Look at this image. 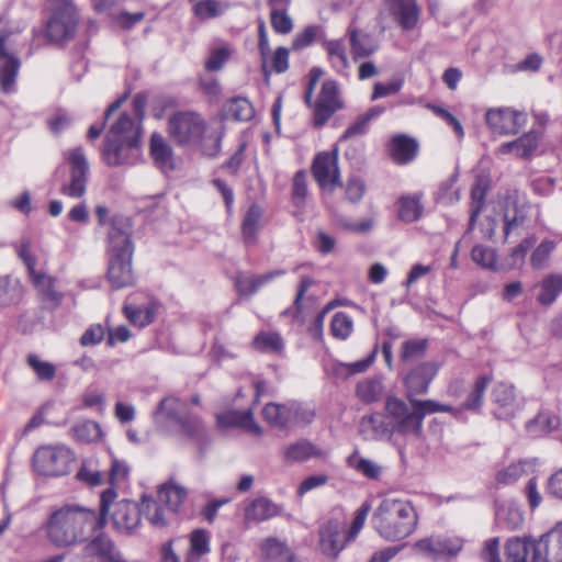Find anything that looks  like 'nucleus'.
Masks as SVG:
<instances>
[{"instance_id": "55", "label": "nucleus", "mask_w": 562, "mask_h": 562, "mask_svg": "<svg viewBox=\"0 0 562 562\" xmlns=\"http://www.w3.org/2000/svg\"><path fill=\"white\" fill-rule=\"evenodd\" d=\"M226 5L216 0H201L194 4V14L201 19H212L224 12Z\"/></svg>"}, {"instance_id": "45", "label": "nucleus", "mask_w": 562, "mask_h": 562, "mask_svg": "<svg viewBox=\"0 0 562 562\" xmlns=\"http://www.w3.org/2000/svg\"><path fill=\"white\" fill-rule=\"evenodd\" d=\"M547 547L550 562H562V524L540 538Z\"/></svg>"}, {"instance_id": "31", "label": "nucleus", "mask_w": 562, "mask_h": 562, "mask_svg": "<svg viewBox=\"0 0 562 562\" xmlns=\"http://www.w3.org/2000/svg\"><path fill=\"white\" fill-rule=\"evenodd\" d=\"M300 409L301 407L297 403H292L290 405L269 403L263 407L262 416L271 426L284 428L291 425L292 412L297 413Z\"/></svg>"}, {"instance_id": "14", "label": "nucleus", "mask_w": 562, "mask_h": 562, "mask_svg": "<svg viewBox=\"0 0 562 562\" xmlns=\"http://www.w3.org/2000/svg\"><path fill=\"white\" fill-rule=\"evenodd\" d=\"M485 121L494 134H517L526 125L527 114L512 108H495L486 112Z\"/></svg>"}, {"instance_id": "49", "label": "nucleus", "mask_w": 562, "mask_h": 562, "mask_svg": "<svg viewBox=\"0 0 562 562\" xmlns=\"http://www.w3.org/2000/svg\"><path fill=\"white\" fill-rule=\"evenodd\" d=\"M374 355H370L363 360L351 363L335 362L333 363L331 371L336 376L349 378L350 375L366 371L373 362Z\"/></svg>"}, {"instance_id": "53", "label": "nucleus", "mask_w": 562, "mask_h": 562, "mask_svg": "<svg viewBox=\"0 0 562 562\" xmlns=\"http://www.w3.org/2000/svg\"><path fill=\"white\" fill-rule=\"evenodd\" d=\"M27 363L32 368L36 378L41 381H52L56 375L55 366L46 360H43L36 355L27 357Z\"/></svg>"}, {"instance_id": "28", "label": "nucleus", "mask_w": 562, "mask_h": 562, "mask_svg": "<svg viewBox=\"0 0 562 562\" xmlns=\"http://www.w3.org/2000/svg\"><path fill=\"white\" fill-rule=\"evenodd\" d=\"M386 7L405 30L414 29L419 20V8L415 0H386Z\"/></svg>"}, {"instance_id": "23", "label": "nucleus", "mask_w": 562, "mask_h": 562, "mask_svg": "<svg viewBox=\"0 0 562 562\" xmlns=\"http://www.w3.org/2000/svg\"><path fill=\"white\" fill-rule=\"evenodd\" d=\"M139 157V140L108 142L104 158L111 166L131 164Z\"/></svg>"}, {"instance_id": "1", "label": "nucleus", "mask_w": 562, "mask_h": 562, "mask_svg": "<svg viewBox=\"0 0 562 562\" xmlns=\"http://www.w3.org/2000/svg\"><path fill=\"white\" fill-rule=\"evenodd\" d=\"M102 527L95 510L72 505L55 509L43 525L47 539L57 547L74 546Z\"/></svg>"}, {"instance_id": "61", "label": "nucleus", "mask_w": 562, "mask_h": 562, "mask_svg": "<svg viewBox=\"0 0 562 562\" xmlns=\"http://www.w3.org/2000/svg\"><path fill=\"white\" fill-rule=\"evenodd\" d=\"M232 53L233 50L228 46L214 48L205 63L206 69L211 71L220 70L229 59Z\"/></svg>"}, {"instance_id": "37", "label": "nucleus", "mask_w": 562, "mask_h": 562, "mask_svg": "<svg viewBox=\"0 0 562 562\" xmlns=\"http://www.w3.org/2000/svg\"><path fill=\"white\" fill-rule=\"evenodd\" d=\"M348 35L355 59L369 57L378 49L376 44L368 34L355 27L348 29Z\"/></svg>"}, {"instance_id": "62", "label": "nucleus", "mask_w": 562, "mask_h": 562, "mask_svg": "<svg viewBox=\"0 0 562 562\" xmlns=\"http://www.w3.org/2000/svg\"><path fill=\"white\" fill-rule=\"evenodd\" d=\"M369 512H370V505L369 504H363L355 514V517H353V520L351 522V526L349 528V530H345V533L347 536V540H349L350 542L353 541L359 532L361 531V529L363 528L364 524H366V520H367V517L369 515Z\"/></svg>"}, {"instance_id": "64", "label": "nucleus", "mask_w": 562, "mask_h": 562, "mask_svg": "<svg viewBox=\"0 0 562 562\" xmlns=\"http://www.w3.org/2000/svg\"><path fill=\"white\" fill-rule=\"evenodd\" d=\"M471 256L474 262L484 268L493 269L496 266V255L495 251L491 248H486L480 245L475 246L472 249Z\"/></svg>"}, {"instance_id": "59", "label": "nucleus", "mask_w": 562, "mask_h": 562, "mask_svg": "<svg viewBox=\"0 0 562 562\" xmlns=\"http://www.w3.org/2000/svg\"><path fill=\"white\" fill-rule=\"evenodd\" d=\"M384 109L381 106H373L370 110H368L364 114H362L347 131V136H353L362 134L368 124L379 115L383 113Z\"/></svg>"}, {"instance_id": "57", "label": "nucleus", "mask_w": 562, "mask_h": 562, "mask_svg": "<svg viewBox=\"0 0 562 562\" xmlns=\"http://www.w3.org/2000/svg\"><path fill=\"white\" fill-rule=\"evenodd\" d=\"M525 465V462H517L499 470L496 474L497 483L504 485L515 483L526 473Z\"/></svg>"}, {"instance_id": "38", "label": "nucleus", "mask_w": 562, "mask_h": 562, "mask_svg": "<svg viewBox=\"0 0 562 562\" xmlns=\"http://www.w3.org/2000/svg\"><path fill=\"white\" fill-rule=\"evenodd\" d=\"M211 551L210 533L204 529H195L190 533V549L187 562H199L200 559Z\"/></svg>"}, {"instance_id": "3", "label": "nucleus", "mask_w": 562, "mask_h": 562, "mask_svg": "<svg viewBox=\"0 0 562 562\" xmlns=\"http://www.w3.org/2000/svg\"><path fill=\"white\" fill-rule=\"evenodd\" d=\"M133 252L130 231L113 225L109 232L106 271V279L113 289H123L135 283Z\"/></svg>"}, {"instance_id": "33", "label": "nucleus", "mask_w": 562, "mask_h": 562, "mask_svg": "<svg viewBox=\"0 0 562 562\" xmlns=\"http://www.w3.org/2000/svg\"><path fill=\"white\" fill-rule=\"evenodd\" d=\"M418 144L414 138L405 135H396L391 140L390 153L398 164H407L415 158Z\"/></svg>"}, {"instance_id": "54", "label": "nucleus", "mask_w": 562, "mask_h": 562, "mask_svg": "<svg viewBox=\"0 0 562 562\" xmlns=\"http://www.w3.org/2000/svg\"><path fill=\"white\" fill-rule=\"evenodd\" d=\"M261 553L269 560H280L289 557L286 544L277 538H267L260 546Z\"/></svg>"}, {"instance_id": "22", "label": "nucleus", "mask_w": 562, "mask_h": 562, "mask_svg": "<svg viewBox=\"0 0 562 562\" xmlns=\"http://www.w3.org/2000/svg\"><path fill=\"white\" fill-rule=\"evenodd\" d=\"M91 562H124L114 542L105 535H98L83 548Z\"/></svg>"}, {"instance_id": "26", "label": "nucleus", "mask_w": 562, "mask_h": 562, "mask_svg": "<svg viewBox=\"0 0 562 562\" xmlns=\"http://www.w3.org/2000/svg\"><path fill=\"white\" fill-rule=\"evenodd\" d=\"M157 495L169 512L179 513L188 498V488L176 480H168L158 486Z\"/></svg>"}, {"instance_id": "11", "label": "nucleus", "mask_w": 562, "mask_h": 562, "mask_svg": "<svg viewBox=\"0 0 562 562\" xmlns=\"http://www.w3.org/2000/svg\"><path fill=\"white\" fill-rule=\"evenodd\" d=\"M463 548V539L458 536L432 535L414 542L413 551L429 559H442L457 555Z\"/></svg>"}, {"instance_id": "20", "label": "nucleus", "mask_w": 562, "mask_h": 562, "mask_svg": "<svg viewBox=\"0 0 562 562\" xmlns=\"http://www.w3.org/2000/svg\"><path fill=\"white\" fill-rule=\"evenodd\" d=\"M154 419L161 428L172 423L177 430L186 432V404L176 396H167L154 413Z\"/></svg>"}, {"instance_id": "21", "label": "nucleus", "mask_w": 562, "mask_h": 562, "mask_svg": "<svg viewBox=\"0 0 562 562\" xmlns=\"http://www.w3.org/2000/svg\"><path fill=\"white\" fill-rule=\"evenodd\" d=\"M439 366L436 362H425L413 369L404 379L408 401L416 395L425 394L436 376Z\"/></svg>"}, {"instance_id": "25", "label": "nucleus", "mask_w": 562, "mask_h": 562, "mask_svg": "<svg viewBox=\"0 0 562 562\" xmlns=\"http://www.w3.org/2000/svg\"><path fill=\"white\" fill-rule=\"evenodd\" d=\"M541 134L537 131H529L513 142L503 143L497 148L498 155L513 154L519 158H530L538 148Z\"/></svg>"}, {"instance_id": "63", "label": "nucleus", "mask_w": 562, "mask_h": 562, "mask_svg": "<svg viewBox=\"0 0 562 562\" xmlns=\"http://www.w3.org/2000/svg\"><path fill=\"white\" fill-rule=\"evenodd\" d=\"M289 55L290 52L285 47H278L276 50L270 53L269 58V70L270 74L274 72H284L289 67Z\"/></svg>"}, {"instance_id": "40", "label": "nucleus", "mask_w": 562, "mask_h": 562, "mask_svg": "<svg viewBox=\"0 0 562 562\" xmlns=\"http://www.w3.org/2000/svg\"><path fill=\"white\" fill-rule=\"evenodd\" d=\"M281 274H283L282 271L276 270L260 276H241L237 278L236 286L240 294L251 295L256 293L260 286Z\"/></svg>"}, {"instance_id": "43", "label": "nucleus", "mask_w": 562, "mask_h": 562, "mask_svg": "<svg viewBox=\"0 0 562 562\" xmlns=\"http://www.w3.org/2000/svg\"><path fill=\"white\" fill-rule=\"evenodd\" d=\"M99 460L90 457L82 460L81 467L77 472V479L89 486H98L102 483L103 476L100 471Z\"/></svg>"}, {"instance_id": "13", "label": "nucleus", "mask_w": 562, "mask_h": 562, "mask_svg": "<svg viewBox=\"0 0 562 562\" xmlns=\"http://www.w3.org/2000/svg\"><path fill=\"white\" fill-rule=\"evenodd\" d=\"M312 173L321 189L331 193L340 184L338 149L317 154L313 161Z\"/></svg>"}, {"instance_id": "19", "label": "nucleus", "mask_w": 562, "mask_h": 562, "mask_svg": "<svg viewBox=\"0 0 562 562\" xmlns=\"http://www.w3.org/2000/svg\"><path fill=\"white\" fill-rule=\"evenodd\" d=\"M342 108V100L336 81L326 80L322 85L318 98L314 104V120L317 125L325 124L328 119Z\"/></svg>"}, {"instance_id": "58", "label": "nucleus", "mask_w": 562, "mask_h": 562, "mask_svg": "<svg viewBox=\"0 0 562 562\" xmlns=\"http://www.w3.org/2000/svg\"><path fill=\"white\" fill-rule=\"evenodd\" d=\"M409 402L413 407L418 408L419 414H422V423L423 424H424V419H425L426 415H428V414L452 412L451 406L440 404L434 400L411 398Z\"/></svg>"}, {"instance_id": "12", "label": "nucleus", "mask_w": 562, "mask_h": 562, "mask_svg": "<svg viewBox=\"0 0 562 562\" xmlns=\"http://www.w3.org/2000/svg\"><path fill=\"white\" fill-rule=\"evenodd\" d=\"M52 14L47 22V35L53 41L68 37L75 30L76 11L71 0H50Z\"/></svg>"}, {"instance_id": "34", "label": "nucleus", "mask_w": 562, "mask_h": 562, "mask_svg": "<svg viewBox=\"0 0 562 562\" xmlns=\"http://www.w3.org/2000/svg\"><path fill=\"white\" fill-rule=\"evenodd\" d=\"M159 498L156 499L150 495H142L140 509L142 514L154 527H165L168 524L167 510L161 506Z\"/></svg>"}, {"instance_id": "47", "label": "nucleus", "mask_w": 562, "mask_h": 562, "mask_svg": "<svg viewBox=\"0 0 562 562\" xmlns=\"http://www.w3.org/2000/svg\"><path fill=\"white\" fill-rule=\"evenodd\" d=\"M357 396L364 403L376 402L383 393V384L380 379H367L358 383Z\"/></svg>"}, {"instance_id": "56", "label": "nucleus", "mask_w": 562, "mask_h": 562, "mask_svg": "<svg viewBox=\"0 0 562 562\" xmlns=\"http://www.w3.org/2000/svg\"><path fill=\"white\" fill-rule=\"evenodd\" d=\"M126 317L136 326L145 327L154 319V310L149 306L144 307H125Z\"/></svg>"}, {"instance_id": "15", "label": "nucleus", "mask_w": 562, "mask_h": 562, "mask_svg": "<svg viewBox=\"0 0 562 562\" xmlns=\"http://www.w3.org/2000/svg\"><path fill=\"white\" fill-rule=\"evenodd\" d=\"M65 158L71 168L70 182L63 187V194L70 198H80L86 192V180L88 172V161L83 149L76 147L65 153Z\"/></svg>"}, {"instance_id": "9", "label": "nucleus", "mask_w": 562, "mask_h": 562, "mask_svg": "<svg viewBox=\"0 0 562 562\" xmlns=\"http://www.w3.org/2000/svg\"><path fill=\"white\" fill-rule=\"evenodd\" d=\"M18 254L30 272L32 282L42 300L50 307H57L61 303L63 293L55 286V280L42 272L36 271V260L29 241H23L18 248Z\"/></svg>"}, {"instance_id": "50", "label": "nucleus", "mask_w": 562, "mask_h": 562, "mask_svg": "<svg viewBox=\"0 0 562 562\" xmlns=\"http://www.w3.org/2000/svg\"><path fill=\"white\" fill-rule=\"evenodd\" d=\"M72 431L78 440L85 442H95L102 437L100 425L92 420H83L76 424Z\"/></svg>"}, {"instance_id": "30", "label": "nucleus", "mask_w": 562, "mask_h": 562, "mask_svg": "<svg viewBox=\"0 0 562 562\" xmlns=\"http://www.w3.org/2000/svg\"><path fill=\"white\" fill-rule=\"evenodd\" d=\"M140 128L131 116L122 114L115 123L112 124L108 135V142H131L139 140Z\"/></svg>"}, {"instance_id": "60", "label": "nucleus", "mask_w": 562, "mask_h": 562, "mask_svg": "<svg viewBox=\"0 0 562 562\" xmlns=\"http://www.w3.org/2000/svg\"><path fill=\"white\" fill-rule=\"evenodd\" d=\"M270 20L273 30L278 33L288 34L293 29V21L288 10H271Z\"/></svg>"}, {"instance_id": "27", "label": "nucleus", "mask_w": 562, "mask_h": 562, "mask_svg": "<svg viewBox=\"0 0 562 562\" xmlns=\"http://www.w3.org/2000/svg\"><path fill=\"white\" fill-rule=\"evenodd\" d=\"M282 460L286 464L302 463L311 459L323 458L322 449L308 440H299L283 447Z\"/></svg>"}, {"instance_id": "42", "label": "nucleus", "mask_w": 562, "mask_h": 562, "mask_svg": "<svg viewBox=\"0 0 562 562\" xmlns=\"http://www.w3.org/2000/svg\"><path fill=\"white\" fill-rule=\"evenodd\" d=\"M263 222V210L259 205H251L243 221V236L250 243L256 239L257 233Z\"/></svg>"}, {"instance_id": "29", "label": "nucleus", "mask_w": 562, "mask_h": 562, "mask_svg": "<svg viewBox=\"0 0 562 562\" xmlns=\"http://www.w3.org/2000/svg\"><path fill=\"white\" fill-rule=\"evenodd\" d=\"M217 424L221 428L241 427L246 431L256 436L261 435V427L254 418L251 409L246 412L226 411L216 415Z\"/></svg>"}, {"instance_id": "36", "label": "nucleus", "mask_w": 562, "mask_h": 562, "mask_svg": "<svg viewBox=\"0 0 562 562\" xmlns=\"http://www.w3.org/2000/svg\"><path fill=\"white\" fill-rule=\"evenodd\" d=\"M560 426V419L550 412H540L532 420L527 424V431L531 437H542L557 430Z\"/></svg>"}, {"instance_id": "44", "label": "nucleus", "mask_w": 562, "mask_h": 562, "mask_svg": "<svg viewBox=\"0 0 562 562\" xmlns=\"http://www.w3.org/2000/svg\"><path fill=\"white\" fill-rule=\"evenodd\" d=\"M490 384V378L486 375L477 376L471 389L469 390L468 396L463 402V408L469 411H479L483 403L484 393L487 385Z\"/></svg>"}, {"instance_id": "46", "label": "nucleus", "mask_w": 562, "mask_h": 562, "mask_svg": "<svg viewBox=\"0 0 562 562\" xmlns=\"http://www.w3.org/2000/svg\"><path fill=\"white\" fill-rule=\"evenodd\" d=\"M348 465L368 479H378L381 474V467L370 459L361 457L358 452L348 457Z\"/></svg>"}, {"instance_id": "35", "label": "nucleus", "mask_w": 562, "mask_h": 562, "mask_svg": "<svg viewBox=\"0 0 562 562\" xmlns=\"http://www.w3.org/2000/svg\"><path fill=\"white\" fill-rule=\"evenodd\" d=\"M423 211L420 193L403 195L397 201V215L404 222L411 223L419 220Z\"/></svg>"}, {"instance_id": "24", "label": "nucleus", "mask_w": 562, "mask_h": 562, "mask_svg": "<svg viewBox=\"0 0 562 562\" xmlns=\"http://www.w3.org/2000/svg\"><path fill=\"white\" fill-rule=\"evenodd\" d=\"M149 155L159 170L168 172L176 169L173 149L161 134L153 133L150 135Z\"/></svg>"}, {"instance_id": "8", "label": "nucleus", "mask_w": 562, "mask_h": 562, "mask_svg": "<svg viewBox=\"0 0 562 562\" xmlns=\"http://www.w3.org/2000/svg\"><path fill=\"white\" fill-rule=\"evenodd\" d=\"M75 462V452L65 445L41 446L33 456L35 472L48 477L67 475Z\"/></svg>"}, {"instance_id": "51", "label": "nucleus", "mask_w": 562, "mask_h": 562, "mask_svg": "<svg viewBox=\"0 0 562 562\" xmlns=\"http://www.w3.org/2000/svg\"><path fill=\"white\" fill-rule=\"evenodd\" d=\"M256 349L263 352H280L283 350V339L278 333H260L254 339Z\"/></svg>"}, {"instance_id": "48", "label": "nucleus", "mask_w": 562, "mask_h": 562, "mask_svg": "<svg viewBox=\"0 0 562 562\" xmlns=\"http://www.w3.org/2000/svg\"><path fill=\"white\" fill-rule=\"evenodd\" d=\"M227 116L236 121H248L254 116V108L245 98H234L225 106Z\"/></svg>"}, {"instance_id": "4", "label": "nucleus", "mask_w": 562, "mask_h": 562, "mask_svg": "<svg viewBox=\"0 0 562 562\" xmlns=\"http://www.w3.org/2000/svg\"><path fill=\"white\" fill-rule=\"evenodd\" d=\"M492 212L491 226L485 232L486 237H493L498 222L503 223L505 238L512 234L519 235L527 220L526 200L517 191L507 192L492 203Z\"/></svg>"}, {"instance_id": "18", "label": "nucleus", "mask_w": 562, "mask_h": 562, "mask_svg": "<svg viewBox=\"0 0 562 562\" xmlns=\"http://www.w3.org/2000/svg\"><path fill=\"white\" fill-rule=\"evenodd\" d=\"M349 542L340 519L328 520L319 530V549L328 558H337Z\"/></svg>"}, {"instance_id": "6", "label": "nucleus", "mask_w": 562, "mask_h": 562, "mask_svg": "<svg viewBox=\"0 0 562 562\" xmlns=\"http://www.w3.org/2000/svg\"><path fill=\"white\" fill-rule=\"evenodd\" d=\"M385 417L393 435L401 437H420L423 434L422 414L397 396L385 398Z\"/></svg>"}, {"instance_id": "39", "label": "nucleus", "mask_w": 562, "mask_h": 562, "mask_svg": "<svg viewBox=\"0 0 562 562\" xmlns=\"http://www.w3.org/2000/svg\"><path fill=\"white\" fill-rule=\"evenodd\" d=\"M323 48L336 71L344 72L347 70L349 63L345 44L341 40H326L323 42Z\"/></svg>"}, {"instance_id": "10", "label": "nucleus", "mask_w": 562, "mask_h": 562, "mask_svg": "<svg viewBox=\"0 0 562 562\" xmlns=\"http://www.w3.org/2000/svg\"><path fill=\"white\" fill-rule=\"evenodd\" d=\"M19 30H7L0 34V88L4 93L14 90L20 69V60L14 55L16 47L15 35Z\"/></svg>"}, {"instance_id": "16", "label": "nucleus", "mask_w": 562, "mask_h": 562, "mask_svg": "<svg viewBox=\"0 0 562 562\" xmlns=\"http://www.w3.org/2000/svg\"><path fill=\"white\" fill-rule=\"evenodd\" d=\"M530 536H515L506 540L504 553L507 562H541L540 543Z\"/></svg>"}, {"instance_id": "52", "label": "nucleus", "mask_w": 562, "mask_h": 562, "mask_svg": "<svg viewBox=\"0 0 562 562\" xmlns=\"http://www.w3.org/2000/svg\"><path fill=\"white\" fill-rule=\"evenodd\" d=\"M352 330L353 322L348 314L338 312L334 315L330 323V331L335 338L345 340L351 335Z\"/></svg>"}, {"instance_id": "5", "label": "nucleus", "mask_w": 562, "mask_h": 562, "mask_svg": "<svg viewBox=\"0 0 562 562\" xmlns=\"http://www.w3.org/2000/svg\"><path fill=\"white\" fill-rule=\"evenodd\" d=\"M117 497L114 488H108L101 493L99 519L110 520L113 527L122 533H132L140 525V505L128 499L115 502Z\"/></svg>"}, {"instance_id": "41", "label": "nucleus", "mask_w": 562, "mask_h": 562, "mask_svg": "<svg viewBox=\"0 0 562 562\" xmlns=\"http://www.w3.org/2000/svg\"><path fill=\"white\" fill-rule=\"evenodd\" d=\"M539 293L537 299L540 304L549 305L555 301L562 292V276L551 274L544 278L539 284Z\"/></svg>"}, {"instance_id": "32", "label": "nucleus", "mask_w": 562, "mask_h": 562, "mask_svg": "<svg viewBox=\"0 0 562 562\" xmlns=\"http://www.w3.org/2000/svg\"><path fill=\"white\" fill-rule=\"evenodd\" d=\"M279 514V506L265 497L251 501L245 508V519L247 522L263 521Z\"/></svg>"}, {"instance_id": "17", "label": "nucleus", "mask_w": 562, "mask_h": 562, "mask_svg": "<svg viewBox=\"0 0 562 562\" xmlns=\"http://www.w3.org/2000/svg\"><path fill=\"white\" fill-rule=\"evenodd\" d=\"M493 413L499 419H509L521 409L522 400L514 385L505 382L497 383L492 392Z\"/></svg>"}, {"instance_id": "7", "label": "nucleus", "mask_w": 562, "mask_h": 562, "mask_svg": "<svg viewBox=\"0 0 562 562\" xmlns=\"http://www.w3.org/2000/svg\"><path fill=\"white\" fill-rule=\"evenodd\" d=\"M206 131V122L195 112H178L168 119V136L180 147H200Z\"/></svg>"}, {"instance_id": "2", "label": "nucleus", "mask_w": 562, "mask_h": 562, "mask_svg": "<svg viewBox=\"0 0 562 562\" xmlns=\"http://www.w3.org/2000/svg\"><path fill=\"white\" fill-rule=\"evenodd\" d=\"M372 527L385 541H401L416 530L417 512L406 498L396 496L383 497L371 518Z\"/></svg>"}]
</instances>
